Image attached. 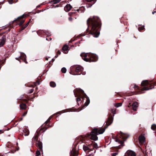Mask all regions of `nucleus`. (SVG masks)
<instances>
[{
    "instance_id": "5fc2aeb1",
    "label": "nucleus",
    "mask_w": 156,
    "mask_h": 156,
    "mask_svg": "<svg viewBox=\"0 0 156 156\" xmlns=\"http://www.w3.org/2000/svg\"><path fill=\"white\" fill-rule=\"evenodd\" d=\"M77 11H79V9H77Z\"/></svg>"
},
{
    "instance_id": "680f3d73",
    "label": "nucleus",
    "mask_w": 156,
    "mask_h": 156,
    "mask_svg": "<svg viewBox=\"0 0 156 156\" xmlns=\"http://www.w3.org/2000/svg\"><path fill=\"white\" fill-rule=\"evenodd\" d=\"M1 131V130H0V132Z\"/></svg>"
},
{
    "instance_id": "864d4df0",
    "label": "nucleus",
    "mask_w": 156,
    "mask_h": 156,
    "mask_svg": "<svg viewBox=\"0 0 156 156\" xmlns=\"http://www.w3.org/2000/svg\"><path fill=\"white\" fill-rule=\"evenodd\" d=\"M155 12H152V14H154V13Z\"/></svg>"
},
{
    "instance_id": "2f4dec72",
    "label": "nucleus",
    "mask_w": 156,
    "mask_h": 156,
    "mask_svg": "<svg viewBox=\"0 0 156 156\" xmlns=\"http://www.w3.org/2000/svg\"><path fill=\"white\" fill-rule=\"evenodd\" d=\"M116 110L115 109H113L112 110V111L114 114L115 113Z\"/></svg>"
},
{
    "instance_id": "a878e982",
    "label": "nucleus",
    "mask_w": 156,
    "mask_h": 156,
    "mask_svg": "<svg viewBox=\"0 0 156 156\" xmlns=\"http://www.w3.org/2000/svg\"><path fill=\"white\" fill-rule=\"evenodd\" d=\"M122 105V104L121 103H118L116 104L115 105V106L116 107L118 108L120 106H121Z\"/></svg>"
},
{
    "instance_id": "0eeeda50",
    "label": "nucleus",
    "mask_w": 156,
    "mask_h": 156,
    "mask_svg": "<svg viewBox=\"0 0 156 156\" xmlns=\"http://www.w3.org/2000/svg\"><path fill=\"white\" fill-rule=\"evenodd\" d=\"M76 69L75 71L76 72L81 71L83 69L82 67L80 65H74L71 67V69Z\"/></svg>"
},
{
    "instance_id": "aec40b11",
    "label": "nucleus",
    "mask_w": 156,
    "mask_h": 156,
    "mask_svg": "<svg viewBox=\"0 0 156 156\" xmlns=\"http://www.w3.org/2000/svg\"><path fill=\"white\" fill-rule=\"evenodd\" d=\"M50 86L52 87H55L56 86L55 83L53 82H50Z\"/></svg>"
},
{
    "instance_id": "49530a36",
    "label": "nucleus",
    "mask_w": 156,
    "mask_h": 156,
    "mask_svg": "<svg viewBox=\"0 0 156 156\" xmlns=\"http://www.w3.org/2000/svg\"><path fill=\"white\" fill-rule=\"evenodd\" d=\"M26 27H25V26L24 27H22V30H23Z\"/></svg>"
},
{
    "instance_id": "f8f14e48",
    "label": "nucleus",
    "mask_w": 156,
    "mask_h": 156,
    "mask_svg": "<svg viewBox=\"0 0 156 156\" xmlns=\"http://www.w3.org/2000/svg\"><path fill=\"white\" fill-rule=\"evenodd\" d=\"M139 140L140 144H143L144 142L145 138L144 136L141 135L139 137Z\"/></svg>"
},
{
    "instance_id": "13d9d810",
    "label": "nucleus",
    "mask_w": 156,
    "mask_h": 156,
    "mask_svg": "<svg viewBox=\"0 0 156 156\" xmlns=\"http://www.w3.org/2000/svg\"><path fill=\"white\" fill-rule=\"evenodd\" d=\"M23 119L22 118L21 119V120H22Z\"/></svg>"
},
{
    "instance_id": "c756f323",
    "label": "nucleus",
    "mask_w": 156,
    "mask_h": 156,
    "mask_svg": "<svg viewBox=\"0 0 156 156\" xmlns=\"http://www.w3.org/2000/svg\"><path fill=\"white\" fill-rule=\"evenodd\" d=\"M24 15H22V16H21L19 17H18L17 18V19H18V20H19V19H22L24 17Z\"/></svg>"
},
{
    "instance_id": "4d7b16f0",
    "label": "nucleus",
    "mask_w": 156,
    "mask_h": 156,
    "mask_svg": "<svg viewBox=\"0 0 156 156\" xmlns=\"http://www.w3.org/2000/svg\"><path fill=\"white\" fill-rule=\"evenodd\" d=\"M96 152V150H95L94 151V153H95V152Z\"/></svg>"
},
{
    "instance_id": "bb28decb",
    "label": "nucleus",
    "mask_w": 156,
    "mask_h": 156,
    "mask_svg": "<svg viewBox=\"0 0 156 156\" xmlns=\"http://www.w3.org/2000/svg\"><path fill=\"white\" fill-rule=\"evenodd\" d=\"M51 118V116L45 122L44 124L45 125H47L48 122H49Z\"/></svg>"
},
{
    "instance_id": "7c9ffc66",
    "label": "nucleus",
    "mask_w": 156,
    "mask_h": 156,
    "mask_svg": "<svg viewBox=\"0 0 156 156\" xmlns=\"http://www.w3.org/2000/svg\"><path fill=\"white\" fill-rule=\"evenodd\" d=\"M39 144H40V151H41L42 150V148H41V146H42V143L40 142V143H39ZM41 154V153H40V155Z\"/></svg>"
},
{
    "instance_id": "58836bf2",
    "label": "nucleus",
    "mask_w": 156,
    "mask_h": 156,
    "mask_svg": "<svg viewBox=\"0 0 156 156\" xmlns=\"http://www.w3.org/2000/svg\"><path fill=\"white\" fill-rule=\"evenodd\" d=\"M29 132L28 131L27 133L26 134H24V135L25 136H27L29 134Z\"/></svg>"
},
{
    "instance_id": "ddd939ff",
    "label": "nucleus",
    "mask_w": 156,
    "mask_h": 156,
    "mask_svg": "<svg viewBox=\"0 0 156 156\" xmlns=\"http://www.w3.org/2000/svg\"><path fill=\"white\" fill-rule=\"evenodd\" d=\"M72 7V6L70 4H67L64 7V9L66 12H68L71 9Z\"/></svg>"
},
{
    "instance_id": "c03bdc74",
    "label": "nucleus",
    "mask_w": 156,
    "mask_h": 156,
    "mask_svg": "<svg viewBox=\"0 0 156 156\" xmlns=\"http://www.w3.org/2000/svg\"><path fill=\"white\" fill-rule=\"evenodd\" d=\"M72 18L71 17H70L69 18V20H70V21H71L72 20Z\"/></svg>"
},
{
    "instance_id": "f03ea898",
    "label": "nucleus",
    "mask_w": 156,
    "mask_h": 156,
    "mask_svg": "<svg viewBox=\"0 0 156 156\" xmlns=\"http://www.w3.org/2000/svg\"><path fill=\"white\" fill-rule=\"evenodd\" d=\"M80 56L86 62H96L98 59V56L94 54L82 53L80 54Z\"/></svg>"
},
{
    "instance_id": "20e7f679",
    "label": "nucleus",
    "mask_w": 156,
    "mask_h": 156,
    "mask_svg": "<svg viewBox=\"0 0 156 156\" xmlns=\"http://www.w3.org/2000/svg\"><path fill=\"white\" fill-rule=\"evenodd\" d=\"M129 136V135L128 134L123 133L121 132L120 134V138L122 140V141L116 139H115V141L118 142L119 144H120L121 145L124 146L123 141H125Z\"/></svg>"
},
{
    "instance_id": "4c0bfd02",
    "label": "nucleus",
    "mask_w": 156,
    "mask_h": 156,
    "mask_svg": "<svg viewBox=\"0 0 156 156\" xmlns=\"http://www.w3.org/2000/svg\"><path fill=\"white\" fill-rule=\"evenodd\" d=\"M34 91V89H31L30 90V93H32Z\"/></svg>"
},
{
    "instance_id": "473e14b6",
    "label": "nucleus",
    "mask_w": 156,
    "mask_h": 156,
    "mask_svg": "<svg viewBox=\"0 0 156 156\" xmlns=\"http://www.w3.org/2000/svg\"><path fill=\"white\" fill-rule=\"evenodd\" d=\"M36 156H39V150H37L36 152Z\"/></svg>"
},
{
    "instance_id": "4468645a",
    "label": "nucleus",
    "mask_w": 156,
    "mask_h": 156,
    "mask_svg": "<svg viewBox=\"0 0 156 156\" xmlns=\"http://www.w3.org/2000/svg\"><path fill=\"white\" fill-rule=\"evenodd\" d=\"M132 106L133 110L136 111L138 106V103L136 102H134L132 104Z\"/></svg>"
},
{
    "instance_id": "cd10ccee",
    "label": "nucleus",
    "mask_w": 156,
    "mask_h": 156,
    "mask_svg": "<svg viewBox=\"0 0 156 156\" xmlns=\"http://www.w3.org/2000/svg\"><path fill=\"white\" fill-rule=\"evenodd\" d=\"M61 0H53V3L54 4H55L58 3Z\"/></svg>"
},
{
    "instance_id": "dca6fc26",
    "label": "nucleus",
    "mask_w": 156,
    "mask_h": 156,
    "mask_svg": "<svg viewBox=\"0 0 156 156\" xmlns=\"http://www.w3.org/2000/svg\"><path fill=\"white\" fill-rule=\"evenodd\" d=\"M90 145H92L91 146V147L93 150L94 148L97 149L98 148L97 144L96 143H95V142H94V143L93 144H91Z\"/></svg>"
},
{
    "instance_id": "393cba45",
    "label": "nucleus",
    "mask_w": 156,
    "mask_h": 156,
    "mask_svg": "<svg viewBox=\"0 0 156 156\" xmlns=\"http://www.w3.org/2000/svg\"><path fill=\"white\" fill-rule=\"evenodd\" d=\"M90 103V100L89 99H87L86 102L85 103V105L86 106H87Z\"/></svg>"
},
{
    "instance_id": "7ed1b4c3",
    "label": "nucleus",
    "mask_w": 156,
    "mask_h": 156,
    "mask_svg": "<svg viewBox=\"0 0 156 156\" xmlns=\"http://www.w3.org/2000/svg\"><path fill=\"white\" fill-rule=\"evenodd\" d=\"M105 130V129H100L98 130L97 128H94L89 135L90 139L94 140H98L97 135L102 134L104 132Z\"/></svg>"
},
{
    "instance_id": "c9c22d12",
    "label": "nucleus",
    "mask_w": 156,
    "mask_h": 156,
    "mask_svg": "<svg viewBox=\"0 0 156 156\" xmlns=\"http://www.w3.org/2000/svg\"><path fill=\"white\" fill-rule=\"evenodd\" d=\"M118 154L117 153H115L112 154V156H115Z\"/></svg>"
},
{
    "instance_id": "39448f33",
    "label": "nucleus",
    "mask_w": 156,
    "mask_h": 156,
    "mask_svg": "<svg viewBox=\"0 0 156 156\" xmlns=\"http://www.w3.org/2000/svg\"><path fill=\"white\" fill-rule=\"evenodd\" d=\"M75 97H78L76 99L77 101L78 102L80 101V98H82V95H84L85 94L84 91L83 90L79 89H76L74 91Z\"/></svg>"
},
{
    "instance_id": "6e6552de",
    "label": "nucleus",
    "mask_w": 156,
    "mask_h": 156,
    "mask_svg": "<svg viewBox=\"0 0 156 156\" xmlns=\"http://www.w3.org/2000/svg\"><path fill=\"white\" fill-rule=\"evenodd\" d=\"M125 156H136V154L133 151L129 150L126 152Z\"/></svg>"
},
{
    "instance_id": "6ab92c4d",
    "label": "nucleus",
    "mask_w": 156,
    "mask_h": 156,
    "mask_svg": "<svg viewBox=\"0 0 156 156\" xmlns=\"http://www.w3.org/2000/svg\"><path fill=\"white\" fill-rule=\"evenodd\" d=\"M68 49V46L67 45L64 46L62 48V50L63 51H67Z\"/></svg>"
},
{
    "instance_id": "f3484780",
    "label": "nucleus",
    "mask_w": 156,
    "mask_h": 156,
    "mask_svg": "<svg viewBox=\"0 0 156 156\" xmlns=\"http://www.w3.org/2000/svg\"><path fill=\"white\" fill-rule=\"evenodd\" d=\"M113 119L112 118H109L106 122V124L108 126L110 125L112 122Z\"/></svg>"
},
{
    "instance_id": "6e6d98bb",
    "label": "nucleus",
    "mask_w": 156,
    "mask_h": 156,
    "mask_svg": "<svg viewBox=\"0 0 156 156\" xmlns=\"http://www.w3.org/2000/svg\"><path fill=\"white\" fill-rule=\"evenodd\" d=\"M52 61H54V59H52Z\"/></svg>"
},
{
    "instance_id": "9d476101",
    "label": "nucleus",
    "mask_w": 156,
    "mask_h": 156,
    "mask_svg": "<svg viewBox=\"0 0 156 156\" xmlns=\"http://www.w3.org/2000/svg\"><path fill=\"white\" fill-rule=\"evenodd\" d=\"M92 145H89V147L87 146L86 145H84L83 146V150L86 151L88 150H90V151H92L93 150L91 147Z\"/></svg>"
},
{
    "instance_id": "09e8293b",
    "label": "nucleus",
    "mask_w": 156,
    "mask_h": 156,
    "mask_svg": "<svg viewBox=\"0 0 156 156\" xmlns=\"http://www.w3.org/2000/svg\"><path fill=\"white\" fill-rule=\"evenodd\" d=\"M137 87H138L136 85H134V88H137Z\"/></svg>"
},
{
    "instance_id": "1a4fd4ad",
    "label": "nucleus",
    "mask_w": 156,
    "mask_h": 156,
    "mask_svg": "<svg viewBox=\"0 0 156 156\" xmlns=\"http://www.w3.org/2000/svg\"><path fill=\"white\" fill-rule=\"evenodd\" d=\"M26 55L24 53L22 52L21 53V55L19 57L20 59H22L24 62L27 64V62L26 60Z\"/></svg>"
},
{
    "instance_id": "f257e3e1",
    "label": "nucleus",
    "mask_w": 156,
    "mask_h": 156,
    "mask_svg": "<svg viewBox=\"0 0 156 156\" xmlns=\"http://www.w3.org/2000/svg\"><path fill=\"white\" fill-rule=\"evenodd\" d=\"M87 23L88 28L87 29L88 31L90 28L89 33L91 34L94 37H97L99 35L98 29L101 25L100 20L97 16H94L93 18H90L87 20Z\"/></svg>"
},
{
    "instance_id": "9b49d317",
    "label": "nucleus",
    "mask_w": 156,
    "mask_h": 156,
    "mask_svg": "<svg viewBox=\"0 0 156 156\" xmlns=\"http://www.w3.org/2000/svg\"><path fill=\"white\" fill-rule=\"evenodd\" d=\"M5 36H3L1 39V41L0 42V47L2 46L5 42Z\"/></svg>"
},
{
    "instance_id": "f704fd0d",
    "label": "nucleus",
    "mask_w": 156,
    "mask_h": 156,
    "mask_svg": "<svg viewBox=\"0 0 156 156\" xmlns=\"http://www.w3.org/2000/svg\"><path fill=\"white\" fill-rule=\"evenodd\" d=\"M33 32H34V34L35 35H38V31H32Z\"/></svg>"
},
{
    "instance_id": "72a5a7b5",
    "label": "nucleus",
    "mask_w": 156,
    "mask_h": 156,
    "mask_svg": "<svg viewBox=\"0 0 156 156\" xmlns=\"http://www.w3.org/2000/svg\"><path fill=\"white\" fill-rule=\"evenodd\" d=\"M24 20H22L20 22V23H19V25H22L23 24V23H24Z\"/></svg>"
},
{
    "instance_id": "b1692460",
    "label": "nucleus",
    "mask_w": 156,
    "mask_h": 156,
    "mask_svg": "<svg viewBox=\"0 0 156 156\" xmlns=\"http://www.w3.org/2000/svg\"><path fill=\"white\" fill-rule=\"evenodd\" d=\"M151 129L153 130H154L155 129H156V125L154 124H153L151 126Z\"/></svg>"
},
{
    "instance_id": "c85d7f7f",
    "label": "nucleus",
    "mask_w": 156,
    "mask_h": 156,
    "mask_svg": "<svg viewBox=\"0 0 156 156\" xmlns=\"http://www.w3.org/2000/svg\"><path fill=\"white\" fill-rule=\"evenodd\" d=\"M144 27L143 26L141 27H139L138 28V29L139 31H140L141 30H144Z\"/></svg>"
},
{
    "instance_id": "a18cd8bd",
    "label": "nucleus",
    "mask_w": 156,
    "mask_h": 156,
    "mask_svg": "<svg viewBox=\"0 0 156 156\" xmlns=\"http://www.w3.org/2000/svg\"><path fill=\"white\" fill-rule=\"evenodd\" d=\"M73 13H74L73 12H69V15H71L72 14H73Z\"/></svg>"
},
{
    "instance_id": "052dcab7",
    "label": "nucleus",
    "mask_w": 156,
    "mask_h": 156,
    "mask_svg": "<svg viewBox=\"0 0 156 156\" xmlns=\"http://www.w3.org/2000/svg\"><path fill=\"white\" fill-rule=\"evenodd\" d=\"M46 39L47 40H48V38H47Z\"/></svg>"
},
{
    "instance_id": "a19ab883",
    "label": "nucleus",
    "mask_w": 156,
    "mask_h": 156,
    "mask_svg": "<svg viewBox=\"0 0 156 156\" xmlns=\"http://www.w3.org/2000/svg\"><path fill=\"white\" fill-rule=\"evenodd\" d=\"M57 53L58 54L60 55L61 54V52L59 51H58L57 52Z\"/></svg>"
},
{
    "instance_id": "412c9836",
    "label": "nucleus",
    "mask_w": 156,
    "mask_h": 156,
    "mask_svg": "<svg viewBox=\"0 0 156 156\" xmlns=\"http://www.w3.org/2000/svg\"><path fill=\"white\" fill-rule=\"evenodd\" d=\"M20 107L22 109H24L26 108V105L24 104H23L20 105Z\"/></svg>"
},
{
    "instance_id": "423d86ee",
    "label": "nucleus",
    "mask_w": 156,
    "mask_h": 156,
    "mask_svg": "<svg viewBox=\"0 0 156 156\" xmlns=\"http://www.w3.org/2000/svg\"><path fill=\"white\" fill-rule=\"evenodd\" d=\"M39 136L38 131L37 130L35 133L34 136L32 139V142H36V146L37 147H39V141L38 140Z\"/></svg>"
},
{
    "instance_id": "e433bc0d",
    "label": "nucleus",
    "mask_w": 156,
    "mask_h": 156,
    "mask_svg": "<svg viewBox=\"0 0 156 156\" xmlns=\"http://www.w3.org/2000/svg\"><path fill=\"white\" fill-rule=\"evenodd\" d=\"M9 3L10 4H12L13 3L12 0H9Z\"/></svg>"
},
{
    "instance_id": "37998d69",
    "label": "nucleus",
    "mask_w": 156,
    "mask_h": 156,
    "mask_svg": "<svg viewBox=\"0 0 156 156\" xmlns=\"http://www.w3.org/2000/svg\"><path fill=\"white\" fill-rule=\"evenodd\" d=\"M16 59L17 60H18L19 61H20V58H16Z\"/></svg>"
},
{
    "instance_id": "3c124183",
    "label": "nucleus",
    "mask_w": 156,
    "mask_h": 156,
    "mask_svg": "<svg viewBox=\"0 0 156 156\" xmlns=\"http://www.w3.org/2000/svg\"><path fill=\"white\" fill-rule=\"evenodd\" d=\"M37 84H39V82L38 81H37Z\"/></svg>"
},
{
    "instance_id": "a211bd4d",
    "label": "nucleus",
    "mask_w": 156,
    "mask_h": 156,
    "mask_svg": "<svg viewBox=\"0 0 156 156\" xmlns=\"http://www.w3.org/2000/svg\"><path fill=\"white\" fill-rule=\"evenodd\" d=\"M87 1L88 2H91V5L90 7L95 2H96L95 0H87Z\"/></svg>"
},
{
    "instance_id": "79ce46f5",
    "label": "nucleus",
    "mask_w": 156,
    "mask_h": 156,
    "mask_svg": "<svg viewBox=\"0 0 156 156\" xmlns=\"http://www.w3.org/2000/svg\"><path fill=\"white\" fill-rule=\"evenodd\" d=\"M50 58V57H48H48H46V60H48V59Z\"/></svg>"
},
{
    "instance_id": "2eb2a0df",
    "label": "nucleus",
    "mask_w": 156,
    "mask_h": 156,
    "mask_svg": "<svg viewBox=\"0 0 156 156\" xmlns=\"http://www.w3.org/2000/svg\"><path fill=\"white\" fill-rule=\"evenodd\" d=\"M149 84V82L147 80H145L142 81L141 83V85L142 86H146Z\"/></svg>"
},
{
    "instance_id": "de8ad7c7",
    "label": "nucleus",
    "mask_w": 156,
    "mask_h": 156,
    "mask_svg": "<svg viewBox=\"0 0 156 156\" xmlns=\"http://www.w3.org/2000/svg\"><path fill=\"white\" fill-rule=\"evenodd\" d=\"M29 24V22H28L27 24H26V26H25V27H26Z\"/></svg>"
},
{
    "instance_id": "ea45409f",
    "label": "nucleus",
    "mask_w": 156,
    "mask_h": 156,
    "mask_svg": "<svg viewBox=\"0 0 156 156\" xmlns=\"http://www.w3.org/2000/svg\"><path fill=\"white\" fill-rule=\"evenodd\" d=\"M27 114V112H25L23 114V116H25Z\"/></svg>"
},
{
    "instance_id": "bf43d9fd",
    "label": "nucleus",
    "mask_w": 156,
    "mask_h": 156,
    "mask_svg": "<svg viewBox=\"0 0 156 156\" xmlns=\"http://www.w3.org/2000/svg\"><path fill=\"white\" fill-rule=\"evenodd\" d=\"M39 7V6H38H38H37V7Z\"/></svg>"
},
{
    "instance_id": "603ef678",
    "label": "nucleus",
    "mask_w": 156,
    "mask_h": 156,
    "mask_svg": "<svg viewBox=\"0 0 156 156\" xmlns=\"http://www.w3.org/2000/svg\"><path fill=\"white\" fill-rule=\"evenodd\" d=\"M30 87H34V85H31V86H30Z\"/></svg>"
},
{
    "instance_id": "8fccbe9b",
    "label": "nucleus",
    "mask_w": 156,
    "mask_h": 156,
    "mask_svg": "<svg viewBox=\"0 0 156 156\" xmlns=\"http://www.w3.org/2000/svg\"><path fill=\"white\" fill-rule=\"evenodd\" d=\"M50 40H51V39L50 38H48V40L49 41Z\"/></svg>"
},
{
    "instance_id": "5701e85b",
    "label": "nucleus",
    "mask_w": 156,
    "mask_h": 156,
    "mask_svg": "<svg viewBox=\"0 0 156 156\" xmlns=\"http://www.w3.org/2000/svg\"><path fill=\"white\" fill-rule=\"evenodd\" d=\"M152 88H151V87L150 88H149L148 87H144L142 88V90H148L150 89H151Z\"/></svg>"
},
{
    "instance_id": "4be33fe9",
    "label": "nucleus",
    "mask_w": 156,
    "mask_h": 156,
    "mask_svg": "<svg viewBox=\"0 0 156 156\" xmlns=\"http://www.w3.org/2000/svg\"><path fill=\"white\" fill-rule=\"evenodd\" d=\"M61 71L62 73H65L66 72V69L65 67H63Z\"/></svg>"
}]
</instances>
